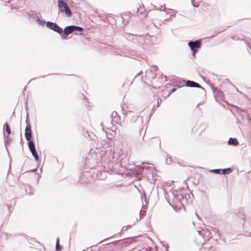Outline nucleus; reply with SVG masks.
I'll use <instances>...</instances> for the list:
<instances>
[{
  "mask_svg": "<svg viewBox=\"0 0 251 251\" xmlns=\"http://www.w3.org/2000/svg\"><path fill=\"white\" fill-rule=\"evenodd\" d=\"M25 136L26 140L28 142L32 141L31 138H32V131H31L30 126L29 123H27V126L25 128Z\"/></svg>",
  "mask_w": 251,
  "mask_h": 251,
  "instance_id": "6",
  "label": "nucleus"
},
{
  "mask_svg": "<svg viewBox=\"0 0 251 251\" xmlns=\"http://www.w3.org/2000/svg\"><path fill=\"white\" fill-rule=\"evenodd\" d=\"M47 26L58 33L61 34L62 33V30L55 23L49 22L47 23Z\"/></svg>",
  "mask_w": 251,
  "mask_h": 251,
  "instance_id": "5",
  "label": "nucleus"
},
{
  "mask_svg": "<svg viewBox=\"0 0 251 251\" xmlns=\"http://www.w3.org/2000/svg\"><path fill=\"white\" fill-rule=\"evenodd\" d=\"M185 85L189 87H201V86L199 84L194 82V81H192L191 80H187L186 83H185Z\"/></svg>",
  "mask_w": 251,
  "mask_h": 251,
  "instance_id": "8",
  "label": "nucleus"
},
{
  "mask_svg": "<svg viewBox=\"0 0 251 251\" xmlns=\"http://www.w3.org/2000/svg\"><path fill=\"white\" fill-rule=\"evenodd\" d=\"M212 172L214 173L215 174H226L230 173L231 172V170L230 168L226 169H216L212 170Z\"/></svg>",
  "mask_w": 251,
  "mask_h": 251,
  "instance_id": "7",
  "label": "nucleus"
},
{
  "mask_svg": "<svg viewBox=\"0 0 251 251\" xmlns=\"http://www.w3.org/2000/svg\"><path fill=\"white\" fill-rule=\"evenodd\" d=\"M55 249L57 251H61L62 249V246L59 245V238L56 239V245H55Z\"/></svg>",
  "mask_w": 251,
  "mask_h": 251,
  "instance_id": "10",
  "label": "nucleus"
},
{
  "mask_svg": "<svg viewBox=\"0 0 251 251\" xmlns=\"http://www.w3.org/2000/svg\"><path fill=\"white\" fill-rule=\"evenodd\" d=\"M188 45L193 51V56H195V54L201 47V43L199 40L191 41L188 43Z\"/></svg>",
  "mask_w": 251,
  "mask_h": 251,
  "instance_id": "2",
  "label": "nucleus"
},
{
  "mask_svg": "<svg viewBox=\"0 0 251 251\" xmlns=\"http://www.w3.org/2000/svg\"><path fill=\"white\" fill-rule=\"evenodd\" d=\"M83 28L81 27L77 26H75V25H71L67 26L65 28L64 30V34L66 35H68L71 33H72L74 31H83Z\"/></svg>",
  "mask_w": 251,
  "mask_h": 251,
  "instance_id": "3",
  "label": "nucleus"
},
{
  "mask_svg": "<svg viewBox=\"0 0 251 251\" xmlns=\"http://www.w3.org/2000/svg\"><path fill=\"white\" fill-rule=\"evenodd\" d=\"M228 144L230 145L236 146L238 145V143L236 139L230 138V139L228 140Z\"/></svg>",
  "mask_w": 251,
  "mask_h": 251,
  "instance_id": "9",
  "label": "nucleus"
},
{
  "mask_svg": "<svg viewBox=\"0 0 251 251\" xmlns=\"http://www.w3.org/2000/svg\"><path fill=\"white\" fill-rule=\"evenodd\" d=\"M28 147L35 159H36V161H39V158L37 155L36 150H35L34 143L32 141H28Z\"/></svg>",
  "mask_w": 251,
  "mask_h": 251,
  "instance_id": "4",
  "label": "nucleus"
},
{
  "mask_svg": "<svg viewBox=\"0 0 251 251\" xmlns=\"http://www.w3.org/2000/svg\"><path fill=\"white\" fill-rule=\"evenodd\" d=\"M4 127L5 128V131H6L7 134L9 135L10 134V128L9 126L8 125L7 123H5Z\"/></svg>",
  "mask_w": 251,
  "mask_h": 251,
  "instance_id": "12",
  "label": "nucleus"
},
{
  "mask_svg": "<svg viewBox=\"0 0 251 251\" xmlns=\"http://www.w3.org/2000/svg\"><path fill=\"white\" fill-rule=\"evenodd\" d=\"M58 6L61 12H64L67 16H70L72 12L67 3L62 0H58Z\"/></svg>",
  "mask_w": 251,
  "mask_h": 251,
  "instance_id": "1",
  "label": "nucleus"
},
{
  "mask_svg": "<svg viewBox=\"0 0 251 251\" xmlns=\"http://www.w3.org/2000/svg\"><path fill=\"white\" fill-rule=\"evenodd\" d=\"M146 251H148V250H147Z\"/></svg>",
  "mask_w": 251,
  "mask_h": 251,
  "instance_id": "13",
  "label": "nucleus"
},
{
  "mask_svg": "<svg viewBox=\"0 0 251 251\" xmlns=\"http://www.w3.org/2000/svg\"><path fill=\"white\" fill-rule=\"evenodd\" d=\"M112 116L114 117V120H112V122H115L117 124L120 122V120H121L119 116L117 115L116 113H115V116L112 115Z\"/></svg>",
  "mask_w": 251,
  "mask_h": 251,
  "instance_id": "11",
  "label": "nucleus"
}]
</instances>
